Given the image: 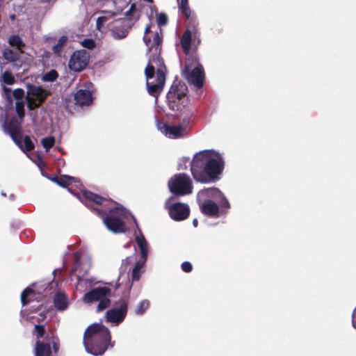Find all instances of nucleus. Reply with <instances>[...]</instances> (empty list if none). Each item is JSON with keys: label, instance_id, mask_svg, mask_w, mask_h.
Wrapping results in <instances>:
<instances>
[{"label": "nucleus", "instance_id": "6", "mask_svg": "<svg viewBox=\"0 0 356 356\" xmlns=\"http://www.w3.org/2000/svg\"><path fill=\"white\" fill-rule=\"evenodd\" d=\"M182 74L188 83L197 88H202L204 81V72L202 65L198 62L197 58L191 56L185 62Z\"/></svg>", "mask_w": 356, "mask_h": 356}, {"label": "nucleus", "instance_id": "25", "mask_svg": "<svg viewBox=\"0 0 356 356\" xmlns=\"http://www.w3.org/2000/svg\"><path fill=\"white\" fill-rule=\"evenodd\" d=\"M179 9L181 13L186 17L187 19H189L191 15V10L188 6V0H177Z\"/></svg>", "mask_w": 356, "mask_h": 356}, {"label": "nucleus", "instance_id": "2", "mask_svg": "<svg viewBox=\"0 0 356 356\" xmlns=\"http://www.w3.org/2000/svg\"><path fill=\"white\" fill-rule=\"evenodd\" d=\"M224 165L220 154L213 150H203L195 154L191 162V171L196 181L211 183L219 179Z\"/></svg>", "mask_w": 356, "mask_h": 356}, {"label": "nucleus", "instance_id": "29", "mask_svg": "<svg viewBox=\"0 0 356 356\" xmlns=\"http://www.w3.org/2000/svg\"><path fill=\"white\" fill-rule=\"evenodd\" d=\"M23 152H31L35 148V145L29 136H25L22 138V147H19Z\"/></svg>", "mask_w": 356, "mask_h": 356}, {"label": "nucleus", "instance_id": "46", "mask_svg": "<svg viewBox=\"0 0 356 356\" xmlns=\"http://www.w3.org/2000/svg\"><path fill=\"white\" fill-rule=\"evenodd\" d=\"M181 269L185 273H190L193 270V266L189 261H184L181 264Z\"/></svg>", "mask_w": 356, "mask_h": 356}, {"label": "nucleus", "instance_id": "44", "mask_svg": "<svg viewBox=\"0 0 356 356\" xmlns=\"http://www.w3.org/2000/svg\"><path fill=\"white\" fill-rule=\"evenodd\" d=\"M107 17L105 16L99 17L96 22V28L97 30H101L103 27L104 23L106 22Z\"/></svg>", "mask_w": 356, "mask_h": 356}, {"label": "nucleus", "instance_id": "23", "mask_svg": "<svg viewBox=\"0 0 356 356\" xmlns=\"http://www.w3.org/2000/svg\"><path fill=\"white\" fill-rule=\"evenodd\" d=\"M163 37L161 34H159L156 32L153 37V43L155 44L154 51L155 53L149 58H153L156 56H161V43H162Z\"/></svg>", "mask_w": 356, "mask_h": 356}, {"label": "nucleus", "instance_id": "1", "mask_svg": "<svg viewBox=\"0 0 356 356\" xmlns=\"http://www.w3.org/2000/svg\"><path fill=\"white\" fill-rule=\"evenodd\" d=\"M81 201L103 218L106 228L115 233H124L127 226L124 221L126 209L111 198L103 197L88 190H83Z\"/></svg>", "mask_w": 356, "mask_h": 356}, {"label": "nucleus", "instance_id": "7", "mask_svg": "<svg viewBox=\"0 0 356 356\" xmlns=\"http://www.w3.org/2000/svg\"><path fill=\"white\" fill-rule=\"evenodd\" d=\"M171 193L177 195H186L192 193L193 183L189 175L185 173L175 175L168 181Z\"/></svg>", "mask_w": 356, "mask_h": 356}, {"label": "nucleus", "instance_id": "45", "mask_svg": "<svg viewBox=\"0 0 356 356\" xmlns=\"http://www.w3.org/2000/svg\"><path fill=\"white\" fill-rule=\"evenodd\" d=\"M136 11V7L135 3H132L128 11L126 12L125 15L129 19H131L134 13Z\"/></svg>", "mask_w": 356, "mask_h": 356}, {"label": "nucleus", "instance_id": "26", "mask_svg": "<svg viewBox=\"0 0 356 356\" xmlns=\"http://www.w3.org/2000/svg\"><path fill=\"white\" fill-rule=\"evenodd\" d=\"M74 179L72 177L69 175H61L60 177H55L51 180L62 187H67Z\"/></svg>", "mask_w": 356, "mask_h": 356}, {"label": "nucleus", "instance_id": "18", "mask_svg": "<svg viewBox=\"0 0 356 356\" xmlns=\"http://www.w3.org/2000/svg\"><path fill=\"white\" fill-rule=\"evenodd\" d=\"M28 95H32V97H35L38 99H43V102L47 99L49 93L41 86H37L32 84H29L27 86Z\"/></svg>", "mask_w": 356, "mask_h": 356}, {"label": "nucleus", "instance_id": "54", "mask_svg": "<svg viewBox=\"0 0 356 356\" xmlns=\"http://www.w3.org/2000/svg\"><path fill=\"white\" fill-rule=\"evenodd\" d=\"M66 104H67V107H69V106H70V104H69V103H68L67 99H66Z\"/></svg>", "mask_w": 356, "mask_h": 356}, {"label": "nucleus", "instance_id": "3", "mask_svg": "<svg viewBox=\"0 0 356 356\" xmlns=\"http://www.w3.org/2000/svg\"><path fill=\"white\" fill-rule=\"evenodd\" d=\"M86 350L95 356L102 355L108 347L113 348L115 341H111L109 329L101 323L89 325L83 334Z\"/></svg>", "mask_w": 356, "mask_h": 356}, {"label": "nucleus", "instance_id": "9", "mask_svg": "<svg viewBox=\"0 0 356 356\" xmlns=\"http://www.w3.org/2000/svg\"><path fill=\"white\" fill-rule=\"evenodd\" d=\"M3 129L7 132L13 142L19 147H22L23 134L22 129V121L16 117H12L8 122L6 118L3 123Z\"/></svg>", "mask_w": 356, "mask_h": 356}, {"label": "nucleus", "instance_id": "34", "mask_svg": "<svg viewBox=\"0 0 356 356\" xmlns=\"http://www.w3.org/2000/svg\"><path fill=\"white\" fill-rule=\"evenodd\" d=\"M2 81L7 85H13L15 82V79L13 74L10 71H5L1 76Z\"/></svg>", "mask_w": 356, "mask_h": 356}, {"label": "nucleus", "instance_id": "15", "mask_svg": "<svg viewBox=\"0 0 356 356\" xmlns=\"http://www.w3.org/2000/svg\"><path fill=\"white\" fill-rule=\"evenodd\" d=\"M74 104L79 106H88L93 102L92 92L87 89H78L73 95Z\"/></svg>", "mask_w": 356, "mask_h": 356}, {"label": "nucleus", "instance_id": "43", "mask_svg": "<svg viewBox=\"0 0 356 356\" xmlns=\"http://www.w3.org/2000/svg\"><path fill=\"white\" fill-rule=\"evenodd\" d=\"M24 96V90L22 88H17L13 91V97L17 100H21Z\"/></svg>", "mask_w": 356, "mask_h": 356}, {"label": "nucleus", "instance_id": "22", "mask_svg": "<svg viewBox=\"0 0 356 356\" xmlns=\"http://www.w3.org/2000/svg\"><path fill=\"white\" fill-rule=\"evenodd\" d=\"M136 242L140 250L141 259L145 262L147 258L148 248L147 243L143 234L136 237Z\"/></svg>", "mask_w": 356, "mask_h": 356}, {"label": "nucleus", "instance_id": "36", "mask_svg": "<svg viewBox=\"0 0 356 356\" xmlns=\"http://www.w3.org/2000/svg\"><path fill=\"white\" fill-rule=\"evenodd\" d=\"M143 266V264L138 261L136 263V265L132 270V280L133 281H138L140 277V270Z\"/></svg>", "mask_w": 356, "mask_h": 356}, {"label": "nucleus", "instance_id": "12", "mask_svg": "<svg viewBox=\"0 0 356 356\" xmlns=\"http://www.w3.org/2000/svg\"><path fill=\"white\" fill-rule=\"evenodd\" d=\"M201 195H198V204L200 211L204 215L211 218H218L220 216L219 205L210 199L200 200Z\"/></svg>", "mask_w": 356, "mask_h": 356}, {"label": "nucleus", "instance_id": "33", "mask_svg": "<svg viewBox=\"0 0 356 356\" xmlns=\"http://www.w3.org/2000/svg\"><path fill=\"white\" fill-rule=\"evenodd\" d=\"M48 340L52 345V353L55 355H57L59 349H60V340L57 336L52 335L51 337L48 338Z\"/></svg>", "mask_w": 356, "mask_h": 356}, {"label": "nucleus", "instance_id": "56", "mask_svg": "<svg viewBox=\"0 0 356 356\" xmlns=\"http://www.w3.org/2000/svg\"><path fill=\"white\" fill-rule=\"evenodd\" d=\"M10 17H11V19H15V15H13Z\"/></svg>", "mask_w": 356, "mask_h": 356}, {"label": "nucleus", "instance_id": "47", "mask_svg": "<svg viewBox=\"0 0 356 356\" xmlns=\"http://www.w3.org/2000/svg\"><path fill=\"white\" fill-rule=\"evenodd\" d=\"M352 323L353 325L355 328H356V308L355 309L353 315H352Z\"/></svg>", "mask_w": 356, "mask_h": 356}, {"label": "nucleus", "instance_id": "51", "mask_svg": "<svg viewBox=\"0 0 356 356\" xmlns=\"http://www.w3.org/2000/svg\"><path fill=\"white\" fill-rule=\"evenodd\" d=\"M5 97H6V100H7V102H8V103H10V104H12V103H13V98H14V97H13V94L9 95H6V96H5Z\"/></svg>", "mask_w": 356, "mask_h": 356}, {"label": "nucleus", "instance_id": "32", "mask_svg": "<svg viewBox=\"0 0 356 356\" xmlns=\"http://www.w3.org/2000/svg\"><path fill=\"white\" fill-rule=\"evenodd\" d=\"M34 294V291L31 288H26L21 294V302L23 306L27 305L30 303L31 300L28 298V297L31 295Z\"/></svg>", "mask_w": 356, "mask_h": 356}, {"label": "nucleus", "instance_id": "55", "mask_svg": "<svg viewBox=\"0 0 356 356\" xmlns=\"http://www.w3.org/2000/svg\"><path fill=\"white\" fill-rule=\"evenodd\" d=\"M153 49V47H149V51H152Z\"/></svg>", "mask_w": 356, "mask_h": 356}, {"label": "nucleus", "instance_id": "40", "mask_svg": "<svg viewBox=\"0 0 356 356\" xmlns=\"http://www.w3.org/2000/svg\"><path fill=\"white\" fill-rule=\"evenodd\" d=\"M45 327L44 325H35L34 327V333L35 334L37 340H40L44 336Z\"/></svg>", "mask_w": 356, "mask_h": 356}, {"label": "nucleus", "instance_id": "13", "mask_svg": "<svg viewBox=\"0 0 356 356\" xmlns=\"http://www.w3.org/2000/svg\"><path fill=\"white\" fill-rule=\"evenodd\" d=\"M168 213L172 219L181 221L186 219L190 214L189 207L186 204L177 202L171 204L168 208Z\"/></svg>", "mask_w": 356, "mask_h": 356}, {"label": "nucleus", "instance_id": "14", "mask_svg": "<svg viewBox=\"0 0 356 356\" xmlns=\"http://www.w3.org/2000/svg\"><path fill=\"white\" fill-rule=\"evenodd\" d=\"M111 289L106 286L96 287L86 293L83 297V301L86 303H92L99 301L104 296H111Z\"/></svg>", "mask_w": 356, "mask_h": 356}, {"label": "nucleus", "instance_id": "28", "mask_svg": "<svg viewBox=\"0 0 356 356\" xmlns=\"http://www.w3.org/2000/svg\"><path fill=\"white\" fill-rule=\"evenodd\" d=\"M26 101L27 107L31 111L38 108L43 103V99L42 98L41 99H38L35 97H30L29 95L26 97Z\"/></svg>", "mask_w": 356, "mask_h": 356}, {"label": "nucleus", "instance_id": "35", "mask_svg": "<svg viewBox=\"0 0 356 356\" xmlns=\"http://www.w3.org/2000/svg\"><path fill=\"white\" fill-rule=\"evenodd\" d=\"M41 143L46 151H49L55 144L54 136L45 137L41 140Z\"/></svg>", "mask_w": 356, "mask_h": 356}, {"label": "nucleus", "instance_id": "48", "mask_svg": "<svg viewBox=\"0 0 356 356\" xmlns=\"http://www.w3.org/2000/svg\"><path fill=\"white\" fill-rule=\"evenodd\" d=\"M3 90L4 95L5 96L13 94V92L11 91V89L10 88H7L6 86H3Z\"/></svg>", "mask_w": 356, "mask_h": 356}, {"label": "nucleus", "instance_id": "19", "mask_svg": "<svg viewBox=\"0 0 356 356\" xmlns=\"http://www.w3.org/2000/svg\"><path fill=\"white\" fill-rule=\"evenodd\" d=\"M54 305L57 310L64 311L67 309L69 305L67 294L64 292L56 293L54 298Z\"/></svg>", "mask_w": 356, "mask_h": 356}, {"label": "nucleus", "instance_id": "10", "mask_svg": "<svg viewBox=\"0 0 356 356\" xmlns=\"http://www.w3.org/2000/svg\"><path fill=\"white\" fill-rule=\"evenodd\" d=\"M90 54L88 51L81 49L74 51L70 56L68 67L76 72H79L84 70L89 63Z\"/></svg>", "mask_w": 356, "mask_h": 356}, {"label": "nucleus", "instance_id": "24", "mask_svg": "<svg viewBox=\"0 0 356 356\" xmlns=\"http://www.w3.org/2000/svg\"><path fill=\"white\" fill-rule=\"evenodd\" d=\"M8 43L12 47H17L20 53H23L22 48L25 47L22 39L18 35H13L8 38Z\"/></svg>", "mask_w": 356, "mask_h": 356}, {"label": "nucleus", "instance_id": "8", "mask_svg": "<svg viewBox=\"0 0 356 356\" xmlns=\"http://www.w3.org/2000/svg\"><path fill=\"white\" fill-rule=\"evenodd\" d=\"M129 300L125 298L120 299L113 308L106 312L105 318L107 322L120 324L125 318L128 311Z\"/></svg>", "mask_w": 356, "mask_h": 356}, {"label": "nucleus", "instance_id": "30", "mask_svg": "<svg viewBox=\"0 0 356 356\" xmlns=\"http://www.w3.org/2000/svg\"><path fill=\"white\" fill-rule=\"evenodd\" d=\"M67 40V37L63 35L59 39L58 42L53 47L52 51L54 54L57 56L60 55V52L62 51L63 47L66 43Z\"/></svg>", "mask_w": 356, "mask_h": 356}, {"label": "nucleus", "instance_id": "53", "mask_svg": "<svg viewBox=\"0 0 356 356\" xmlns=\"http://www.w3.org/2000/svg\"><path fill=\"white\" fill-rule=\"evenodd\" d=\"M43 2L49 3L51 1V0H42Z\"/></svg>", "mask_w": 356, "mask_h": 356}, {"label": "nucleus", "instance_id": "21", "mask_svg": "<svg viewBox=\"0 0 356 356\" xmlns=\"http://www.w3.org/2000/svg\"><path fill=\"white\" fill-rule=\"evenodd\" d=\"M184 128L179 125L165 126L166 134L170 138H178L184 136Z\"/></svg>", "mask_w": 356, "mask_h": 356}, {"label": "nucleus", "instance_id": "31", "mask_svg": "<svg viewBox=\"0 0 356 356\" xmlns=\"http://www.w3.org/2000/svg\"><path fill=\"white\" fill-rule=\"evenodd\" d=\"M150 303L148 300L140 301L135 309V313L137 315H143L149 307Z\"/></svg>", "mask_w": 356, "mask_h": 356}, {"label": "nucleus", "instance_id": "11", "mask_svg": "<svg viewBox=\"0 0 356 356\" xmlns=\"http://www.w3.org/2000/svg\"><path fill=\"white\" fill-rule=\"evenodd\" d=\"M191 26H192V29H191V26H188V29L184 31L180 40L183 52L186 55H188L190 52L192 41L195 42L197 40V44L200 43L199 33L195 29V24H191Z\"/></svg>", "mask_w": 356, "mask_h": 356}, {"label": "nucleus", "instance_id": "4", "mask_svg": "<svg viewBox=\"0 0 356 356\" xmlns=\"http://www.w3.org/2000/svg\"><path fill=\"white\" fill-rule=\"evenodd\" d=\"M166 67L163 59L159 56L149 58L145 69L148 93L156 98L162 92L165 82Z\"/></svg>", "mask_w": 356, "mask_h": 356}, {"label": "nucleus", "instance_id": "38", "mask_svg": "<svg viewBox=\"0 0 356 356\" xmlns=\"http://www.w3.org/2000/svg\"><path fill=\"white\" fill-rule=\"evenodd\" d=\"M108 297L109 296H104L102 298V299H100L97 307V312H101L110 306L111 300L108 298Z\"/></svg>", "mask_w": 356, "mask_h": 356}, {"label": "nucleus", "instance_id": "39", "mask_svg": "<svg viewBox=\"0 0 356 356\" xmlns=\"http://www.w3.org/2000/svg\"><path fill=\"white\" fill-rule=\"evenodd\" d=\"M15 110L17 113L19 118L21 121L23 120L24 117V104L22 101H17L15 103Z\"/></svg>", "mask_w": 356, "mask_h": 356}, {"label": "nucleus", "instance_id": "5", "mask_svg": "<svg viewBox=\"0 0 356 356\" xmlns=\"http://www.w3.org/2000/svg\"><path fill=\"white\" fill-rule=\"evenodd\" d=\"M166 98L170 110L181 111L188 103V88L185 83L178 80L174 81Z\"/></svg>", "mask_w": 356, "mask_h": 356}, {"label": "nucleus", "instance_id": "37", "mask_svg": "<svg viewBox=\"0 0 356 356\" xmlns=\"http://www.w3.org/2000/svg\"><path fill=\"white\" fill-rule=\"evenodd\" d=\"M58 74L56 70H51L49 72L45 73L42 77L44 81L53 82L57 79Z\"/></svg>", "mask_w": 356, "mask_h": 356}, {"label": "nucleus", "instance_id": "52", "mask_svg": "<svg viewBox=\"0 0 356 356\" xmlns=\"http://www.w3.org/2000/svg\"><path fill=\"white\" fill-rule=\"evenodd\" d=\"M193 226H194L195 227H196L197 226V225H198V221H197V219H194V220H193Z\"/></svg>", "mask_w": 356, "mask_h": 356}, {"label": "nucleus", "instance_id": "50", "mask_svg": "<svg viewBox=\"0 0 356 356\" xmlns=\"http://www.w3.org/2000/svg\"><path fill=\"white\" fill-rule=\"evenodd\" d=\"M150 32H151V25L147 24V26L145 29L144 35H147V34L149 33Z\"/></svg>", "mask_w": 356, "mask_h": 356}, {"label": "nucleus", "instance_id": "42", "mask_svg": "<svg viewBox=\"0 0 356 356\" xmlns=\"http://www.w3.org/2000/svg\"><path fill=\"white\" fill-rule=\"evenodd\" d=\"M81 45L88 49H93L96 46V43L93 39L86 38L81 42Z\"/></svg>", "mask_w": 356, "mask_h": 356}, {"label": "nucleus", "instance_id": "20", "mask_svg": "<svg viewBox=\"0 0 356 356\" xmlns=\"http://www.w3.org/2000/svg\"><path fill=\"white\" fill-rule=\"evenodd\" d=\"M52 351L50 343H44L37 340L35 344V356H51Z\"/></svg>", "mask_w": 356, "mask_h": 356}, {"label": "nucleus", "instance_id": "27", "mask_svg": "<svg viewBox=\"0 0 356 356\" xmlns=\"http://www.w3.org/2000/svg\"><path fill=\"white\" fill-rule=\"evenodd\" d=\"M3 57L9 62H15L19 59V54L9 48H5L3 51Z\"/></svg>", "mask_w": 356, "mask_h": 356}, {"label": "nucleus", "instance_id": "41", "mask_svg": "<svg viewBox=\"0 0 356 356\" xmlns=\"http://www.w3.org/2000/svg\"><path fill=\"white\" fill-rule=\"evenodd\" d=\"M157 24L159 26H165L168 24V18L165 13H161L158 15L156 19Z\"/></svg>", "mask_w": 356, "mask_h": 356}, {"label": "nucleus", "instance_id": "49", "mask_svg": "<svg viewBox=\"0 0 356 356\" xmlns=\"http://www.w3.org/2000/svg\"><path fill=\"white\" fill-rule=\"evenodd\" d=\"M143 41L145 43V44L149 47V46L150 45V43H151L150 38L148 37L147 35H144L143 36Z\"/></svg>", "mask_w": 356, "mask_h": 356}, {"label": "nucleus", "instance_id": "16", "mask_svg": "<svg viewBox=\"0 0 356 356\" xmlns=\"http://www.w3.org/2000/svg\"><path fill=\"white\" fill-rule=\"evenodd\" d=\"M200 195L205 196L206 197H210L216 195L222 196V199L219 204L220 214L226 212L230 207V204L228 200L223 195L222 192L218 188H213L201 191L199 192V196Z\"/></svg>", "mask_w": 356, "mask_h": 356}, {"label": "nucleus", "instance_id": "17", "mask_svg": "<svg viewBox=\"0 0 356 356\" xmlns=\"http://www.w3.org/2000/svg\"><path fill=\"white\" fill-rule=\"evenodd\" d=\"M129 29V27L124 19H118L111 29V35L117 40L124 38L128 35Z\"/></svg>", "mask_w": 356, "mask_h": 356}]
</instances>
